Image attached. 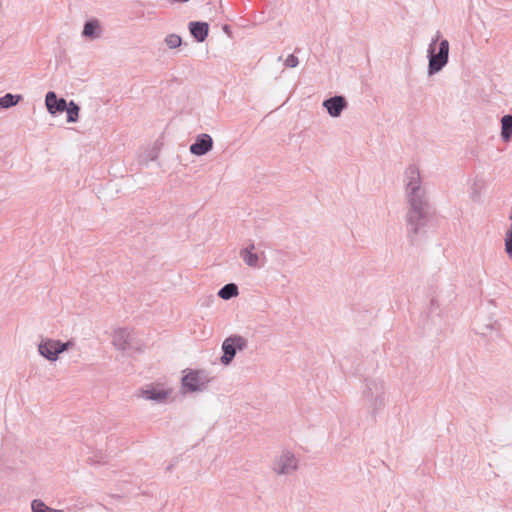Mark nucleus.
I'll use <instances>...</instances> for the list:
<instances>
[{
  "label": "nucleus",
  "instance_id": "nucleus-1",
  "mask_svg": "<svg viewBox=\"0 0 512 512\" xmlns=\"http://www.w3.org/2000/svg\"><path fill=\"white\" fill-rule=\"evenodd\" d=\"M73 346L72 341L62 343L59 340H53L50 338L42 339L38 346L39 353L50 361H55L63 351Z\"/></svg>",
  "mask_w": 512,
  "mask_h": 512
},
{
  "label": "nucleus",
  "instance_id": "nucleus-2",
  "mask_svg": "<svg viewBox=\"0 0 512 512\" xmlns=\"http://www.w3.org/2000/svg\"><path fill=\"white\" fill-rule=\"evenodd\" d=\"M430 61L429 68L430 72H438L447 63L449 43L447 40H442L439 44V51L435 54V47L433 44L430 45Z\"/></svg>",
  "mask_w": 512,
  "mask_h": 512
},
{
  "label": "nucleus",
  "instance_id": "nucleus-3",
  "mask_svg": "<svg viewBox=\"0 0 512 512\" xmlns=\"http://www.w3.org/2000/svg\"><path fill=\"white\" fill-rule=\"evenodd\" d=\"M171 390L162 384L149 385L140 391V397L147 400L164 402L170 396Z\"/></svg>",
  "mask_w": 512,
  "mask_h": 512
},
{
  "label": "nucleus",
  "instance_id": "nucleus-4",
  "mask_svg": "<svg viewBox=\"0 0 512 512\" xmlns=\"http://www.w3.org/2000/svg\"><path fill=\"white\" fill-rule=\"evenodd\" d=\"M113 345L121 351L134 348L136 342L133 333L125 329L116 330L113 334Z\"/></svg>",
  "mask_w": 512,
  "mask_h": 512
},
{
  "label": "nucleus",
  "instance_id": "nucleus-5",
  "mask_svg": "<svg viewBox=\"0 0 512 512\" xmlns=\"http://www.w3.org/2000/svg\"><path fill=\"white\" fill-rule=\"evenodd\" d=\"M244 345V340L241 337H229L227 338L222 345V349L224 351V355L221 360L224 364H229L233 359L236 353V348H242Z\"/></svg>",
  "mask_w": 512,
  "mask_h": 512
},
{
  "label": "nucleus",
  "instance_id": "nucleus-6",
  "mask_svg": "<svg viewBox=\"0 0 512 512\" xmlns=\"http://www.w3.org/2000/svg\"><path fill=\"white\" fill-rule=\"evenodd\" d=\"M183 386L191 391L201 389L205 385V379L199 372L191 371L183 377Z\"/></svg>",
  "mask_w": 512,
  "mask_h": 512
},
{
  "label": "nucleus",
  "instance_id": "nucleus-7",
  "mask_svg": "<svg viewBox=\"0 0 512 512\" xmlns=\"http://www.w3.org/2000/svg\"><path fill=\"white\" fill-rule=\"evenodd\" d=\"M294 469H296V460L288 453L282 455L274 465V470L279 474L288 473Z\"/></svg>",
  "mask_w": 512,
  "mask_h": 512
},
{
  "label": "nucleus",
  "instance_id": "nucleus-8",
  "mask_svg": "<svg viewBox=\"0 0 512 512\" xmlns=\"http://www.w3.org/2000/svg\"><path fill=\"white\" fill-rule=\"evenodd\" d=\"M212 148V139L209 135L203 134L194 144L191 145L190 151L195 155H203Z\"/></svg>",
  "mask_w": 512,
  "mask_h": 512
},
{
  "label": "nucleus",
  "instance_id": "nucleus-9",
  "mask_svg": "<svg viewBox=\"0 0 512 512\" xmlns=\"http://www.w3.org/2000/svg\"><path fill=\"white\" fill-rule=\"evenodd\" d=\"M45 102L47 109L52 114L64 111L67 105L64 99H57L56 94L54 92L47 93Z\"/></svg>",
  "mask_w": 512,
  "mask_h": 512
},
{
  "label": "nucleus",
  "instance_id": "nucleus-10",
  "mask_svg": "<svg viewBox=\"0 0 512 512\" xmlns=\"http://www.w3.org/2000/svg\"><path fill=\"white\" fill-rule=\"evenodd\" d=\"M324 106L327 108L329 114L333 117H337L340 115L341 111L345 107L344 98L337 96L331 99H328L324 102Z\"/></svg>",
  "mask_w": 512,
  "mask_h": 512
},
{
  "label": "nucleus",
  "instance_id": "nucleus-11",
  "mask_svg": "<svg viewBox=\"0 0 512 512\" xmlns=\"http://www.w3.org/2000/svg\"><path fill=\"white\" fill-rule=\"evenodd\" d=\"M208 24L205 22H191L190 32L199 42H203L208 34Z\"/></svg>",
  "mask_w": 512,
  "mask_h": 512
},
{
  "label": "nucleus",
  "instance_id": "nucleus-12",
  "mask_svg": "<svg viewBox=\"0 0 512 512\" xmlns=\"http://www.w3.org/2000/svg\"><path fill=\"white\" fill-rule=\"evenodd\" d=\"M254 245L251 244L249 247L243 249L241 251V257L243 261L250 267H257L259 257L256 253H254Z\"/></svg>",
  "mask_w": 512,
  "mask_h": 512
},
{
  "label": "nucleus",
  "instance_id": "nucleus-13",
  "mask_svg": "<svg viewBox=\"0 0 512 512\" xmlns=\"http://www.w3.org/2000/svg\"><path fill=\"white\" fill-rule=\"evenodd\" d=\"M502 131L501 136L504 141H509L512 137V116L505 115L501 119Z\"/></svg>",
  "mask_w": 512,
  "mask_h": 512
},
{
  "label": "nucleus",
  "instance_id": "nucleus-14",
  "mask_svg": "<svg viewBox=\"0 0 512 512\" xmlns=\"http://www.w3.org/2000/svg\"><path fill=\"white\" fill-rule=\"evenodd\" d=\"M410 181L408 183V188L414 194L419 188V171L416 168H409L408 170Z\"/></svg>",
  "mask_w": 512,
  "mask_h": 512
},
{
  "label": "nucleus",
  "instance_id": "nucleus-15",
  "mask_svg": "<svg viewBox=\"0 0 512 512\" xmlns=\"http://www.w3.org/2000/svg\"><path fill=\"white\" fill-rule=\"evenodd\" d=\"M218 295L222 299H230L238 295V287L235 284H227L222 289H220Z\"/></svg>",
  "mask_w": 512,
  "mask_h": 512
},
{
  "label": "nucleus",
  "instance_id": "nucleus-16",
  "mask_svg": "<svg viewBox=\"0 0 512 512\" xmlns=\"http://www.w3.org/2000/svg\"><path fill=\"white\" fill-rule=\"evenodd\" d=\"M20 99V95L6 94L0 98V108H9L13 105H16Z\"/></svg>",
  "mask_w": 512,
  "mask_h": 512
},
{
  "label": "nucleus",
  "instance_id": "nucleus-17",
  "mask_svg": "<svg viewBox=\"0 0 512 512\" xmlns=\"http://www.w3.org/2000/svg\"><path fill=\"white\" fill-rule=\"evenodd\" d=\"M65 110L67 111V121L68 122L77 121L78 114H79V107L73 101H71L69 103V105H66Z\"/></svg>",
  "mask_w": 512,
  "mask_h": 512
},
{
  "label": "nucleus",
  "instance_id": "nucleus-18",
  "mask_svg": "<svg viewBox=\"0 0 512 512\" xmlns=\"http://www.w3.org/2000/svg\"><path fill=\"white\" fill-rule=\"evenodd\" d=\"M31 508L33 512H63L61 510H53L50 507H48L43 501L37 499L32 502Z\"/></svg>",
  "mask_w": 512,
  "mask_h": 512
},
{
  "label": "nucleus",
  "instance_id": "nucleus-19",
  "mask_svg": "<svg viewBox=\"0 0 512 512\" xmlns=\"http://www.w3.org/2000/svg\"><path fill=\"white\" fill-rule=\"evenodd\" d=\"M99 28V23L95 20L89 21L85 24L83 29V35L86 37H93L95 36V32Z\"/></svg>",
  "mask_w": 512,
  "mask_h": 512
},
{
  "label": "nucleus",
  "instance_id": "nucleus-20",
  "mask_svg": "<svg viewBox=\"0 0 512 512\" xmlns=\"http://www.w3.org/2000/svg\"><path fill=\"white\" fill-rule=\"evenodd\" d=\"M165 42L169 48L173 49L181 45V38L176 34H170L166 37Z\"/></svg>",
  "mask_w": 512,
  "mask_h": 512
},
{
  "label": "nucleus",
  "instance_id": "nucleus-21",
  "mask_svg": "<svg viewBox=\"0 0 512 512\" xmlns=\"http://www.w3.org/2000/svg\"><path fill=\"white\" fill-rule=\"evenodd\" d=\"M411 206H412V211L410 214V219L420 217L422 202L421 201L417 202L415 199H411Z\"/></svg>",
  "mask_w": 512,
  "mask_h": 512
},
{
  "label": "nucleus",
  "instance_id": "nucleus-22",
  "mask_svg": "<svg viewBox=\"0 0 512 512\" xmlns=\"http://www.w3.org/2000/svg\"><path fill=\"white\" fill-rule=\"evenodd\" d=\"M505 251L509 255V257H512V225L506 232Z\"/></svg>",
  "mask_w": 512,
  "mask_h": 512
},
{
  "label": "nucleus",
  "instance_id": "nucleus-23",
  "mask_svg": "<svg viewBox=\"0 0 512 512\" xmlns=\"http://www.w3.org/2000/svg\"><path fill=\"white\" fill-rule=\"evenodd\" d=\"M285 65L287 67H296L298 65V59L294 55H289L285 60Z\"/></svg>",
  "mask_w": 512,
  "mask_h": 512
}]
</instances>
